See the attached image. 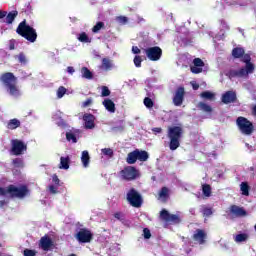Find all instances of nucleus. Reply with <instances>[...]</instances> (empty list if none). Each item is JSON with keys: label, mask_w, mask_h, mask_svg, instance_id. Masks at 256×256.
<instances>
[{"label": "nucleus", "mask_w": 256, "mask_h": 256, "mask_svg": "<svg viewBox=\"0 0 256 256\" xmlns=\"http://www.w3.org/2000/svg\"><path fill=\"white\" fill-rule=\"evenodd\" d=\"M10 195V199H24L29 195V188L26 185L17 187L13 184L7 186V188L0 187V197H7Z\"/></svg>", "instance_id": "nucleus-1"}, {"label": "nucleus", "mask_w": 256, "mask_h": 256, "mask_svg": "<svg viewBox=\"0 0 256 256\" xmlns=\"http://www.w3.org/2000/svg\"><path fill=\"white\" fill-rule=\"evenodd\" d=\"M183 127L181 126H169L167 131V137L169 139L170 151H177L181 147V139L183 138Z\"/></svg>", "instance_id": "nucleus-2"}, {"label": "nucleus", "mask_w": 256, "mask_h": 256, "mask_svg": "<svg viewBox=\"0 0 256 256\" xmlns=\"http://www.w3.org/2000/svg\"><path fill=\"white\" fill-rule=\"evenodd\" d=\"M0 81L12 97H19L21 95V91L17 87V77H15V74L6 72L1 75Z\"/></svg>", "instance_id": "nucleus-3"}, {"label": "nucleus", "mask_w": 256, "mask_h": 256, "mask_svg": "<svg viewBox=\"0 0 256 256\" xmlns=\"http://www.w3.org/2000/svg\"><path fill=\"white\" fill-rule=\"evenodd\" d=\"M16 33L26 39V41H29V43H35V41H37V30L27 24L26 19L19 23L16 28Z\"/></svg>", "instance_id": "nucleus-4"}, {"label": "nucleus", "mask_w": 256, "mask_h": 256, "mask_svg": "<svg viewBox=\"0 0 256 256\" xmlns=\"http://www.w3.org/2000/svg\"><path fill=\"white\" fill-rule=\"evenodd\" d=\"M126 200L135 209H139L143 206V196L137 189L130 188L126 194Z\"/></svg>", "instance_id": "nucleus-5"}, {"label": "nucleus", "mask_w": 256, "mask_h": 256, "mask_svg": "<svg viewBox=\"0 0 256 256\" xmlns=\"http://www.w3.org/2000/svg\"><path fill=\"white\" fill-rule=\"evenodd\" d=\"M236 125L243 135H252L253 131H255V126L253 125V122L249 121V119L243 116H239L236 119Z\"/></svg>", "instance_id": "nucleus-6"}, {"label": "nucleus", "mask_w": 256, "mask_h": 256, "mask_svg": "<svg viewBox=\"0 0 256 256\" xmlns=\"http://www.w3.org/2000/svg\"><path fill=\"white\" fill-rule=\"evenodd\" d=\"M160 219L170 225H179V223H181V217H179V215L171 214L166 209L160 211Z\"/></svg>", "instance_id": "nucleus-7"}, {"label": "nucleus", "mask_w": 256, "mask_h": 256, "mask_svg": "<svg viewBox=\"0 0 256 256\" xmlns=\"http://www.w3.org/2000/svg\"><path fill=\"white\" fill-rule=\"evenodd\" d=\"M122 179H125V181H134V179H137L139 177V171L135 166H126L123 170L120 172Z\"/></svg>", "instance_id": "nucleus-8"}, {"label": "nucleus", "mask_w": 256, "mask_h": 256, "mask_svg": "<svg viewBox=\"0 0 256 256\" xmlns=\"http://www.w3.org/2000/svg\"><path fill=\"white\" fill-rule=\"evenodd\" d=\"M144 51L146 53V57L150 61H159V59L163 57V50L159 46L149 47L146 48Z\"/></svg>", "instance_id": "nucleus-9"}, {"label": "nucleus", "mask_w": 256, "mask_h": 256, "mask_svg": "<svg viewBox=\"0 0 256 256\" xmlns=\"http://www.w3.org/2000/svg\"><path fill=\"white\" fill-rule=\"evenodd\" d=\"M11 151L13 155H16V156L23 155V152L27 151V144H25L21 140H17V139L12 140Z\"/></svg>", "instance_id": "nucleus-10"}, {"label": "nucleus", "mask_w": 256, "mask_h": 256, "mask_svg": "<svg viewBox=\"0 0 256 256\" xmlns=\"http://www.w3.org/2000/svg\"><path fill=\"white\" fill-rule=\"evenodd\" d=\"M76 239L79 241V243H91V241H93V234L90 230L82 228L76 234Z\"/></svg>", "instance_id": "nucleus-11"}, {"label": "nucleus", "mask_w": 256, "mask_h": 256, "mask_svg": "<svg viewBox=\"0 0 256 256\" xmlns=\"http://www.w3.org/2000/svg\"><path fill=\"white\" fill-rule=\"evenodd\" d=\"M185 100V87L180 86L177 88L174 97L173 104L175 107H181L183 105V101Z\"/></svg>", "instance_id": "nucleus-12"}, {"label": "nucleus", "mask_w": 256, "mask_h": 256, "mask_svg": "<svg viewBox=\"0 0 256 256\" xmlns=\"http://www.w3.org/2000/svg\"><path fill=\"white\" fill-rule=\"evenodd\" d=\"M192 239L198 245H205L207 243V232L203 229H196Z\"/></svg>", "instance_id": "nucleus-13"}, {"label": "nucleus", "mask_w": 256, "mask_h": 256, "mask_svg": "<svg viewBox=\"0 0 256 256\" xmlns=\"http://www.w3.org/2000/svg\"><path fill=\"white\" fill-rule=\"evenodd\" d=\"M39 247L40 249H42V251H51V249L55 247V243L53 242L51 237L45 235L40 238Z\"/></svg>", "instance_id": "nucleus-14"}, {"label": "nucleus", "mask_w": 256, "mask_h": 256, "mask_svg": "<svg viewBox=\"0 0 256 256\" xmlns=\"http://www.w3.org/2000/svg\"><path fill=\"white\" fill-rule=\"evenodd\" d=\"M247 75H251V72L245 68H240L239 70L231 69L227 73V77H229V79L247 77Z\"/></svg>", "instance_id": "nucleus-15"}, {"label": "nucleus", "mask_w": 256, "mask_h": 256, "mask_svg": "<svg viewBox=\"0 0 256 256\" xmlns=\"http://www.w3.org/2000/svg\"><path fill=\"white\" fill-rule=\"evenodd\" d=\"M221 101L224 103V105L237 103V93L232 90L226 91L224 94H222Z\"/></svg>", "instance_id": "nucleus-16"}, {"label": "nucleus", "mask_w": 256, "mask_h": 256, "mask_svg": "<svg viewBox=\"0 0 256 256\" xmlns=\"http://www.w3.org/2000/svg\"><path fill=\"white\" fill-rule=\"evenodd\" d=\"M193 65L190 67L191 73L194 75H199V73H203V67H205V62L201 60V58H195L193 60Z\"/></svg>", "instance_id": "nucleus-17"}, {"label": "nucleus", "mask_w": 256, "mask_h": 256, "mask_svg": "<svg viewBox=\"0 0 256 256\" xmlns=\"http://www.w3.org/2000/svg\"><path fill=\"white\" fill-rule=\"evenodd\" d=\"M242 63H245L246 66L244 69L248 71V73H253L255 71V65L251 62V55L245 54L241 57Z\"/></svg>", "instance_id": "nucleus-18"}, {"label": "nucleus", "mask_w": 256, "mask_h": 256, "mask_svg": "<svg viewBox=\"0 0 256 256\" xmlns=\"http://www.w3.org/2000/svg\"><path fill=\"white\" fill-rule=\"evenodd\" d=\"M100 69H102V71H113V69H115V64L111 58L105 57L102 58Z\"/></svg>", "instance_id": "nucleus-19"}, {"label": "nucleus", "mask_w": 256, "mask_h": 256, "mask_svg": "<svg viewBox=\"0 0 256 256\" xmlns=\"http://www.w3.org/2000/svg\"><path fill=\"white\" fill-rule=\"evenodd\" d=\"M83 121L85 129H95V116L93 114H85Z\"/></svg>", "instance_id": "nucleus-20"}, {"label": "nucleus", "mask_w": 256, "mask_h": 256, "mask_svg": "<svg viewBox=\"0 0 256 256\" xmlns=\"http://www.w3.org/2000/svg\"><path fill=\"white\" fill-rule=\"evenodd\" d=\"M230 213L234 215V217H245L247 215V211L237 205L230 206Z\"/></svg>", "instance_id": "nucleus-21"}, {"label": "nucleus", "mask_w": 256, "mask_h": 256, "mask_svg": "<svg viewBox=\"0 0 256 256\" xmlns=\"http://www.w3.org/2000/svg\"><path fill=\"white\" fill-rule=\"evenodd\" d=\"M102 104L105 107L106 111H109V113H115L116 108H115V102H113V100L106 98L104 99Z\"/></svg>", "instance_id": "nucleus-22"}, {"label": "nucleus", "mask_w": 256, "mask_h": 256, "mask_svg": "<svg viewBox=\"0 0 256 256\" xmlns=\"http://www.w3.org/2000/svg\"><path fill=\"white\" fill-rule=\"evenodd\" d=\"M137 161H138L137 149H135L132 152L128 153L126 157V163H128V165H135Z\"/></svg>", "instance_id": "nucleus-23"}, {"label": "nucleus", "mask_w": 256, "mask_h": 256, "mask_svg": "<svg viewBox=\"0 0 256 256\" xmlns=\"http://www.w3.org/2000/svg\"><path fill=\"white\" fill-rule=\"evenodd\" d=\"M17 15H19V12L17 10H13L6 14V21L7 25H11L15 19H17Z\"/></svg>", "instance_id": "nucleus-24"}, {"label": "nucleus", "mask_w": 256, "mask_h": 256, "mask_svg": "<svg viewBox=\"0 0 256 256\" xmlns=\"http://www.w3.org/2000/svg\"><path fill=\"white\" fill-rule=\"evenodd\" d=\"M245 55V49H243L242 47H235L232 50V57L234 59H241V57H243Z\"/></svg>", "instance_id": "nucleus-25"}, {"label": "nucleus", "mask_w": 256, "mask_h": 256, "mask_svg": "<svg viewBox=\"0 0 256 256\" xmlns=\"http://www.w3.org/2000/svg\"><path fill=\"white\" fill-rule=\"evenodd\" d=\"M200 213L203 215V217H211V215H213V208L207 205H201Z\"/></svg>", "instance_id": "nucleus-26"}, {"label": "nucleus", "mask_w": 256, "mask_h": 256, "mask_svg": "<svg viewBox=\"0 0 256 256\" xmlns=\"http://www.w3.org/2000/svg\"><path fill=\"white\" fill-rule=\"evenodd\" d=\"M138 161L145 162L149 159V153L145 150L136 149Z\"/></svg>", "instance_id": "nucleus-27"}, {"label": "nucleus", "mask_w": 256, "mask_h": 256, "mask_svg": "<svg viewBox=\"0 0 256 256\" xmlns=\"http://www.w3.org/2000/svg\"><path fill=\"white\" fill-rule=\"evenodd\" d=\"M81 161H82L83 167H89L91 157L89 156V152L87 150H84L82 152Z\"/></svg>", "instance_id": "nucleus-28"}, {"label": "nucleus", "mask_w": 256, "mask_h": 256, "mask_svg": "<svg viewBox=\"0 0 256 256\" xmlns=\"http://www.w3.org/2000/svg\"><path fill=\"white\" fill-rule=\"evenodd\" d=\"M77 39L80 43H91V41H93L89 35L87 34V32H81L80 34H78Z\"/></svg>", "instance_id": "nucleus-29"}, {"label": "nucleus", "mask_w": 256, "mask_h": 256, "mask_svg": "<svg viewBox=\"0 0 256 256\" xmlns=\"http://www.w3.org/2000/svg\"><path fill=\"white\" fill-rule=\"evenodd\" d=\"M198 109H200V111H204V113H212L213 112V108L205 102H199Z\"/></svg>", "instance_id": "nucleus-30"}, {"label": "nucleus", "mask_w": 256, "mask_h": 256, "mask_svg": "<svg viewBox=\"0 0 256 256\" xmlns=\"http://www.w3.org/2000/svg\"><path fill=\"white\" fill-rule=\"evenodd\" d=\"M17 127H21V121H19L17 118L11 119L8 122L7 128L8 129H17Z\"/></svg>", "instance_id": "nucleus-31"}, {"label": "nucleus", "mask_w": 256, "mask_h": 256, "mask_svg": "<svg viewBox=\"0 0 256 256\" xmlns=\"http://www.w3.org/2000/svg\"><path fill=\"white\" fill-rule=\"evenodd\" d=\"M158 195L159 199H164V201H167V199H169V188L165 186L162 187Z\"/></svg>", "instance_id": "nucleus-32"}, {"label": "nucleus", "mask_w": 256, "mask_h": 256, "mask_svg": "<svg viewBox=\"0 0 256 256\" xmlns=\"http://www.w3.org/2000/svg\"><path fill=\"white\" fill-rule=\"evenodd\" d=\"M81 74L84 79H93V72L87 67L81 68Z\"/></svg>", "instance_id": "nucleus-33"}, {"label": "nucleus", "mask_w": 256, "mask_h": 256, "mask_svg": "<svg viewBox=\"0 0 256 256\" xmlns=\"http://www.w3.org/2000/svg\"><path fill=\"white\" fill-rule=\"evenodd\" d=\"M69 161H70L69 156L61 157L60 158L59 169H66V170L69 169Z\"/></svg>", "instance_id": "nucleus-34"}, {"label": "nucleus", "mask_w": 256, "mask_h": 256, "mask_svg": "<svg viewBox=\"0 0 256 256\" xmlns=\"http://www.w3.org/2000/svg\"><path fill=\"white\" fill-rule=\"evenodd\" d=\"M200 97H202V99H207L208 101H213L215 99V94L210 91H204L200 94Z\"/></svg>", "instance_id": "nucleus-35"}, {"label": "nucleus", "mask_w": 256, "mask_h": 256, "mask_svg": "<svg viewBox=\"0 0 256 256\" xmlns=\"http://www.w3.org/2000/svg\"><path fill=\"white\" fill-rule=\"evenodd\" d=\"M249 183L242 182L240 185V191H242V195H245L246 197H249Z\"/></svg>", "instance_id": "nucleus-36"}, {"label": "nucleus", "mask_w": 256, "mask_h": 256, "mask_svg": "<svg viewBox=\"0 0 256 256\" xmlns=\"http://www.w3.org/2000/svg\"><path fill=\"white\" fill-rule=\"evenodd\" d=\"M249 239V235L242 233L235 236V242L236 243H243L244 241H247Z\"/></svg>", "instance_id": "nucleus-37"}, {"label": "nucleus", "mask_w": 256, "mask_h": 256, "mask_svg": "<svg viewBox=\"0 0 256 256\" xmlns=\"http://www.w3.org/2000/svg\"><path fill=\"white\" fill-rule=\"evenodd\" d=\"M202 193L204 197H209L211 195V185L209 184L202 185Z\"/></svg>", "instance_id": "nucleus-38"}, {"label": "nucleus", "mask_w": 256, "mask_h": 256, "mask_svg": "<svg viewBox=\"0 0 256 256\" xmlns=\"http://www.w3.org/2000/svg\"><path fill=\"white\" fill-rule=\"evenodd\" d=\"M105 28V23L104 22H97L95 26L92 28V33H99L101 29Z\"/></svg>", "instance_id": "nucleus-39"}, {"label": "nucleus", "mask_w": 256, "mask_h": 256, "mask_svg": "<svg viewBox=\"0 0 256 256\" xmlns=\"http://www.w3.org/2000/svg\"><path fill=\"white\" fill-rule=\"evenodd\" d=\"M16 59H18L21 65H27V57L25 56V53H19V55L16 56Z\"/></svg>", "instance_id": "nucleus-40"}, {"label": "nucleus", "mask_w": 256, "mask_h": 256, "mask_svg": "<svg viewBox=\"0 0 256 256\" xmlns=\"http://www.w3.org/2000/svg\"><path fill=\"white\" fill-rule=\"evenodd\" d=\"M65 93H67V88H65V86H60L57 90L58 99H62V97L65 96Z\"/></svg>", "instance_id": "nucleus-41"}, {"label": "nucleus", "mask_w": 256, "mask_h": 256, "mask_svg": "<svg viewBox=\"0 0 256 256\" xmlns=\"http://www.w3.org/2000/svg\"><path fill=\"white\" fill-rule=\"evenodd\" d=\"M144 105L147 107V109H152V107L155 105V102L149 97L144 98Z\"/></svg>", "instance_id": "nucleus-42"}, {"label": "nucleus", "mask_w": 256, "mask_h": 256, "mask_svg": "<svg viewBox=\"0 0 256 256\" xmlns=\"http://www.w3.org/2000/svg\"><path fill=\"white\" fill-rule=\"evenodd\" d=\"M66 139L67 141H72V143H77V136L73 132H67Z\"/></svg>", "instance_id": "nucleus-43"}, {"label": "nucleus", "mask_w": 256, "mask_h": 256, "mask_svg": "<svg viewBox=\"0 0 256 256\" xmlns=\"http://www.w3.org/2000/svg\"><path fill=\"white\" fill-rule=\"evenodd\" d=\"M116 21H118V23H120L121 25H127V23L129 22V18H127V16H118L116 18Z\"/></svg>", "instance_id": "nucleus-44"}, {"label": "nucleus", "mask_w": 256, "mask_h": 256, "mask_svg": "<svg viewBox=\"0 0 256 256\" xmlns=\"http://www.w3.org/2000/svg\"><path fill=\"white\" fill-rule=\"evenodd\" d=\"M12 163H13V165H14V167H16V168H21V167H23V159H21V158H15L13 161H12Z\"/></svg>", "instance_id": "nucleus-45"}, {"label": "nucleus", "mask_w": 256, "mask_h": 256, "mask_svg": "<svg viewBox=\"0 0 256 256\" xmlns=\"http://www.w3.org/2000/svg\"><path fill=\"white\" fill-rule=\"evenodd\" d=\"M109 95H111V90H109V87L102 86L101 97H109Z\"/></svg>", "instance_id": "nucleus-46"}, {"label": "nucleus", "mask_w": 256, "mask_h": 256, "mask_svg": "<svg viewBox=\"0 0 256 256\" xmlns=\"http://www.w3.org/2000/svg\"><path fill=\"white\" fill-rule=\"evenodd\" d=\"M141 63H143V59L141 58V56L136 55L134 57V65H135V67H141Z\"/></svg>", "instance_id": "nucleus-47"}, {"label": "nucleus", "mask_w": 256, "mask_h": 256, "mask_svg": "<svg viewBox=\"0 0 256 256\" xmlns=\"http://www.w3.org/2000/svg\"><path fill=\"white\" fill-rule=\"evenodd\" d=\"M23 255L24 256H36L37 255V251H35V250H31V249H25L24 251H23Z\"/></svg>", "instance_id": "nucleus-48"}, {"label": "nucleus", "mask_w": 256, "mask_h": 256, "mask_svg": "<svg viewBox=\"0 0 256 256\" xmlns=\"http://www.w3.org/2000/svg\"><path fill=\"white\" fill-rule=\"evenodd\" d=\"M103 155H106L107 157H113V149L111 148H104L102 149Z\"/></svg>", "instance_id": "nucleus-49"}, {"label": "nucleus", "mask_w": 256, "mask_h": 256, "mask_svg": "<svg viewBox=\"0 0 256 256\" xmlns=\"http://www.w3.org/2000/svg\"><path fill=\"white\" fill-rule=\"evenodd\" d=\"M144 239H151V230L149 228L143 229Z\"/></svg>", "instance_id": "nucleus-50"}, {"label": "nucleus", "mask_w": 256, "mask_h": 256, "mask_svg": "<svg viewBox=\"0 0 256 256\" xmlns=\"http://www.w3.org/2000/svg\"><path fill=\"white\" fill-rule=\"evenodd\" d=\"M92 104H93V98H88L86 99V101L82 103V107H89Z\"/></svg>", "instance_id": "nucleus-51"}, {"label": "nucleus", "mask_w": 256, "mask_h": 256, "mask_svg": "<svg viewBox=\"0 0 256 256\" xmlns=\"http://www.w3.org/2000/svg\"><path fill=\"white\" fill-rule=\"evenodd\" d=\"M52 181L55 185H59V183H61V180H59V176H57V174H53Z\"/></svg>", "instance_id": "nucleus-52"}, {"label": "nucleus", "mask_w": 256, "mask_h": 256, "mask_svg": "<svg viewBox=\"0 0 256 256\" xmlns=\"http://www.w3.org/2000/svg\"><path fill=\"white\" fill-rule=\"evenodd\" d=\"M49 191L52 195H57L58 191H57V187H55L54 185H50L49 186Z\"/></svg>", "instance_id": "nucleus-53"}, {"label": "nucleus", "mask_w": 256, "mask_h": 256, "mask_svg": "<svg viewBox=\"0 0 256 256\" xmlns=\"http://www.w3.org/2000/svg\"><path fill=\"white\" fill-rule=\"evenodd\" d=\"M9 49L10 51L15 50V39L9 41Z\"/></svg>", "instance_id": "nucleus-54"}, {"label": "nucleus", "mask_w": 256, "mask_h": 256, "mask_svg": "<svg viewBox=\"0 0 256 256\" xmlns=\"http://www.w3.org/2000/svg\"><path fill=\"white\" fill-rule=\"evenodd\" d=\"M132 52L134 53V55H139V53H141V49H139V47L137 46H133Z\"/></svg>", "instance_id": "nucleus-55"}, {"label": "nucleus", "mask_w": 256, "mask_h": 256, "mask_svg": "<svg viewBox=\"0 0 256 256\" xmlns=\"http://www.w3.org/2000/svg\"><path fill=\"white\" fill-rule=\"evenodd\" d=\"M5 205H9V200H0V209H3Z\"/></svg>", "instance_id": "nucleus-56"}, {"label": "nucleus", "mask_w": 256, "mask_h": 256, "mask_svg": "<svg viewBox=\"0 0 256 256\" xmlns=\"http://www.w3.org/2000/svg\"><path fill=\"white\" fill-rule=\"evenodd\" d=\"M191 86L194 91H197L199 89V84H197V82H191Z\"/></svg>", "instance_id": "nucleus-57"}, {"label": "nucleus", "mask_w": 256, "mask_h": 256, "mask_svg": "<svg viewBox=\"0 0 256 256\" xmlns=\"http://www.w3.org/2000/svg\"><path fill=\"white\" fill-rule=\"evenodd\" d=\"M67 71L70 73V75H73L75 73V68H73V66H68Z\"/></svg>", "instance_id": "nucleus-58"}, {"label": "nucleus", "mask_w": 256, "mask_h": 256, "mask_svg": "<svg viewBox=\"0 0 256 256\" xmlns=\"http://www.w3.org/2000/svg\"><path fill=\"white\" fill-rule=\"evenodd\" d=\"M7 17V11L0 10V19H5Z\"/></svg>", "instance_id": "nucleus-59"}, {"label": "nucleus", "mask_w": 256, "mask_h": 256, "mask_svg": "<svg viewBox=\"0 0 256 256\" xmlns=\"http://www.w3.org/2000/svg\"><path fill=\"white\" fill-rule=\"evenodd\" d=\"M152 131L153 133H163V129L159 127L153 128Z\"/></svg>", "instance_id": "nucleus-60"}, {"label": "nucleus", "mask_w": 256, "mask_h": 256, "mask_svg": "<svg viewBox=\"0 0 256 256\" xmlns=\"http://www.w3.org/2000/svg\"><path fill=\"white\" fill-rule=\"evenodd\" d=\"M115 219L121 220V212L114 213Z\"/></svg>", "instance_id": "nucleus-61"}, {"label": "nucleus", "mask_w": 256, "mask_h": 256, "mask_svg": "<svg viewBox=\"0 0 256 256\" xmlns=\"http://www.w3.org/2000/svg\"><path fill=\"white\" fill-rule=\"evenodd\" d=\"M0 247H3V245L0 243Z\"/></svg>", "instance_id": "nucleus-62"}]
</instances>
